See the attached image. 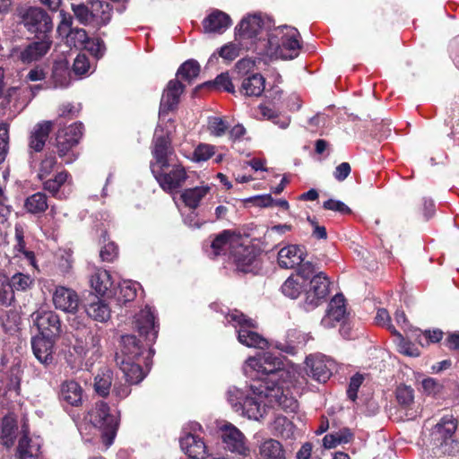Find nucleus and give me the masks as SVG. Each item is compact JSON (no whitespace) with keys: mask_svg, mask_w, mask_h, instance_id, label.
Wrapping results in <instances>:
<instances>
[{"mask_svg":"<svg viewBox=\"0 0 459 459\" xmlns=\"http://www.w3.org/2000/svg\"><path fill=\"white\" fill-rule=\"evenodd\" d=\"M160 186L169 194L177 192L187 178L185 168L178 163L171 162L167 167L154 169L152 171Z\"/></svg>","mask_w":459,"mask_h":459,"instance_id":"7","label":"nucleus"},{"mask_svg":"<svg viewBox=\"0 0 459 459\" xmlns=\"http://www.w3.org/2000/svg\"><path fill=\"white\" fill-rule=\"evenodd\" d=\"M260 114L264 119L272 120L274 124L278 125L281 128L285 129L290 125V118L285 117L282 120L278 118L277 112L265 105H259Z\"/></svg>","mask_w":459,"mask_h":459,"instance_id":"50","label":"nucleus"},{"mask_svg":"<svg viewBox=\"0 0 459 459\" xmlns=\"http://www.w3.org/2000/svg\"><path fill=\"white\" fill-rule=\"evenodd\" d=\"M4 278V276L0 273V305L9 306L14 299V291Z\"/></svg>","mask_w":459,"mask_h":459,"instance_id":"52","label":"nucleus"},{"mask_svg":"<svg viewBox=\"0 0 459 459\" xmlns=\"http://www.w3.org/2000/svg\"><path fill=\"white\" fill-rule=\"evenodd\" d=\"M52 124L49 121L37 124L30 133L29 148L30 152H41L48 138Z\"/></svg>","mask_w":459,"mask_h":459,"instance_id":"33","label":"nucleus"},{"mask_svg":"<svg viewBox=\"0 0 459 459\" xmlns=\"http://www.w3.org/2000/svg\"><path fill=\"white\" fill-rule=\"evenodd\" d=\"M142 362L144 363V360L132 359L129 361H117V363L119 365L121 371L124 373V377L126 382H128L131 385L140 383L146 376V373L141 367Z\"/></svg>","mask_w":459,"mask_h":459,"instance_id":"34","label":"nucleus"},{"mask_svg":"<svg viewBox=\"0 0 459 459\" xmlns=\"http://www.w3.org/2000/svg\"><path fill=\"white\" fill-rule=\"evenodd\" d=\"M48 197L41 192H38L28 196L24 203L25 210L31 214L42 213L48 209Z\"/></svg>","mask_w":459,"mask_h":459,"instance_id":"42","label":"nucleus"},{"mask_svg":"<svg viewBox=\"0 0 459 459\" xmlns=\"http://www.w3.org/2000/svg\"><path fill=\"white\" fill-rule=\"evenodd\" d=\"M144 349L137 338L133 334H126L121 338L120 353L117 354V360H144V364L148 366V359L152 357V350L143 357Z\"/></svg>","mask_w":459,"mask_h":459,"instance_id":"15","label":"nucleus"},{"mask_svg":"<svg viewBox=\"0 0 459 459\" xmlns=\"http://www.w3.org/2000/svg\"><path fill=\"white\" fill-rule=\"evenodd\" d=\"M53 303L56 309L74 314L79 307L78 294L72 289L64 286L56 288L53 293Z\"/></svg>","mask_w":459,"mask_h":459,"instance_id":"19","label":"nucleus"},{"mask_svg":"<svg viewBox=\"0 0 459 459\" xmlns=\"http://www.w3.org/2000/svg\"><path fill=\"white\" fill-rule=\"evenodd\" d=\"M90 67L89 59L85 55H78L74 59L73 70L76 74H86Z\"/></svg>","mask_w":459,"mask_h":459,"instance_id":"63","label":"nucleus"},{"mask_svg":"<svg viewBox=\"0 0 459 459\" xmlns=\"http://www.w3.org/2000/svg\"><path fill=\"white\" fill-rule=\"evenodd\" d=\"M51 81L53 88H65L70 84V72L66 62H56L53 65Z\"/></svg>","mask_w":459,"mask_h":459,"instance_id":"38","label":"nucleus"},{"mask_svg":"<svg viewBox=\"0 0 459 459\" xmlns=\"http://www.w3.org/2000/svg\"><path fill=\"white\" fill-rule=\"evenodd\" d=\"M23 436L20 438L17 446L19 459H37L40 454L41 440L39 437H28L29 429L26 424L22 427Z\"/></svg>","mask_w":459,"mask_h":459,"instance_id":"26","label":"nucleus"},{"mask_svg":"<svg viewBox=\"0 0 459 459\" xmlns=\"http://www.w3.org/2000/svg\"><path fill=\"white\" fill-rule=\"evenodd\" d=\"M263 459H285L281 444L275 439H267L259 448Z\"/></svg>","mask_w":459,"mask_h":459,"instance_id":"43","label":"nucleus"},{"mask_svg":"<svg viewBox=\"0 0 459 459\" xmlns=\"http://www.w3.org/2000/svg\"><path fill=\"white\" fill-rule=\"evenodd\" d=\"M56 164V159L53 155H47L40 162L38 178L40 180H43L46 177H48L54 169Z\"/></svg>","mask_w":459,"mask_h":459,"instance_id":"58","label":"nucleus"},{"mask_svg":"<svg viewBox=\"0 0 459 459\" xmlns=\"http://www.w3.org/2000/svg\"><path fill=\"white\" fill-rule=\"evenodd\" d=\"M272 431L282 438L289 439L294 437L295 426L285 416H276L272 423Z\"/></svg>","mask_w":459,"mask_h":459,"instance_id":"41","label":"nucleus"},{"mask_svg":"<svg viewBox=\"0 0 459 459\" xmlns=\"http://www.w3.org/2000/svg\"><path fill=\"white\" fill-rule=\"evenodd\" d=\"M82 130L83 125L82 123H74L57 134L58 154L61 158H64L66 164L72 163L77 158L74 152L69 153V152L79 143L82 135Z\"/></svg>","mask_w":459,"mask_h":459,"instance_id":"8","label":"nucleus"},{"mask_svg":"<svg viewBox=\"0 0 459 459\" xmlns=\"http://www.w3.org/2000/svg\"><path fill=\"white\" fill-rule=\"evenodd\" d=\"M255 61L251 58H242L235 65L236 71L238 74L246 77L251 74H254Z\"/></svg>","mask_w":459,"mask_h":459,"instance_id":"61","label":"nucleus"},{"mask_svg":"<svg viewBox=\"0 0 459 459\" xmlns=\"http://www.w3.org/2000/svg\"><path fill=\"white\" fill-rule=\"evenodd\" d=\"M346 316L345 299L342 294H336L330 301L325 316L322 318L321 324L325 328L335 326L336 323L342 322Z\"/></svg>","mask_w":459,"mask_h":459,"instance_id":"25","label":"nucleus"},{"mask_svg":"<svg viewBox=\"0 0 459 459\" xmlns=\"http://www.w3.org/2000/svg\"><path fill=\"white\" fill-rule=\"evenodd\" d=\"M9 126L0 123V163L4 162L8 152Z\"/></svg>","mask_w":459,"mask_h":459,"instance_id":"57","label":"nucleus"},{"mask_svg":"<svg viewBox=\"0 0 459 459\" xmlns=\"http://www.w3.org/2000/svg\"><path fill=\"white\" fill-rule=\"evenodd\" d=\"M1 367L2 368L0 370L2 374L0 376V396H6L8 394L10 397L17 396L20 390L22 373L20 361L14 359L8 371L4 372V370L5 368V362L4 358H3Z\"/></svg>","mask_w":459,"mask_h":459,"instance_id":"14","label":"nucleus"},{"mask_svg":"<svg viewBox=\"0 0 459 459\" xmlns=\"http://www.w3.org/2000/svg\"><path fill=\"white\" fill-rule=\"evenodd\" d=\"M182 451L194 459H202L208 455L204 442L197 436L186 434L180 438Z\"/></svg>","mask_w":459,"mask_h":459,"instance_id":"30","label":"nucleus"},{"mask_svg":"<svg viewBox=\"0 0 459 459\" xmlns=\"http://www.w3.org/2000/svg\"><path fill=\"white\" fill-rule=\"evenodd\" d=\"M229 259L232 261L238 271L249 273L254 270L255 253L252 247L243 246L238 242L235 249L229 253Z\"/></svg>","mask_w":459,"mask_h":459,"instance_id":"20","label":"nucleus"},{"mask_svg":"<svg viewBox=\"0 0 459 459\" xmlns=\"http://www.w3.org/2000/svg\"><path fill=\"white\" fill-rule=\"evenodd\" d=\"M263 26V21L258 15H248L243 18L236 27V35L240 39L255 38Z\"/></svg>","mask_w":459,"mask_h":459,"instance_id":"31","label":"nucleus"},{"mask_svg":"<svg viewBox=\"0 0 459 459\" xmlns=\"http://www.w3.org/2000/svg\"><path fill=\"white\" fill-rule=\"evenodd\" d=\"M334 368V361L323 354L309 355L306 359L307 374L320 383L326 382Z\"/></svg>","mask_w":459,"mask_h":459,"instance_id":"12","label":"nucleus"},{"mask_svg":"<svg viewBox=\"0 0 459 459\" xmlns=\"http://www.w3.org/2000/svg\"><path fill=\"white\" fill-rule=\"evenodd\" d=\"M219 55L227 61H232L239 55V48L234 43H229L221 48Z\"/></svg>","mask_w":459,"mask_h":459,"instance_id":"64","label":"nucleus"},{"mask_svg":"<svg viewBox=\"0 0 459 459\" xmlns=\"http://www.w3.org/2000/svg\"><path fill=\"white\" fill-rule=\"evenodd\" d=\"M396 400L403 407H409L414 399V391L411 386L401 385L395 391Z\"/></svg>","mask_w":459,"mask_h":459,"instance_id":"49","label":"nucleus"},{"mask_svg":"<svg viewBox=\"0 0 459 459\" xmlns=\"http://www.w3.org/2000/svg\"><path fill=\"white\" fill-rule=\"evenodd\" d=\"M31 317L39 332V336L53 339L59 334L61 329L59 316L53 311H38L33 313Z\"/></svg>","mask_w":459,"mask_h":459,"instance_id":"16","label":"nucleus"},{"mask_svg":"<svg viewBox=\"0 0 459 459\" xmlns=\"http://www.w3.org/2000/svg\"><path fill=\"white\" fill-rule=\"evenodd\" d=\"M299 267L298 269V273L294 274L295 276H300L302 280H304V282L307 284L308 281L312 279L311 277L315 273V265L311 262H301L300 264H299Z\"/></svg>","mask_w":459,"mask_h":459,"instance_id":"62","label":"nucleus"},{"mask_svg":"<svg viewBox=\"0 0 459 459\" xmlns=\"http://www.w3.org/2000/svg\"><path fill=\"white\" fill-rule=\"evenodd\" d=\"M307 284L300 276L290 275L281 285V292L284 296L296 299L299 296L305 291Z\"/></svg>","mask_w":459,"mask_h":459,"instance_id":"35","label":"nucleus"},{"mask_svg":"<svg viewBox=\"0 0 459 459\" xmlns=\"http://www.w3.org/2000/svg\"><path fill=\"white\" fill-rule=\"evenodd\" d=\"M329 280L324 273H319L308 281L309 289L306 290L305 308L311 310L317 307L329 292Z\"/></svg>","mask_w":459,"mask_h":459,"instance_id":"13","label":"nucleus"},{"mask_svg":"<svg viewBox=\"0 0 459 459\" xmlns=\"http://www.w3.org/2000/svg\"><path fill=\"white\" fill-rule=\"evenodd\" d=\"M205 84L212 85L218 90H223L231 93L235 92L234 85L228 73H222L219 74L213 82H208Z\"/></svg>","mask_w":459,"mask_h":459,"instance_id":"51","label":"nucleus"},{"mask_svg":"<svg viewBox=\"0 0 459 459\" xmlns=\"http://www.w3.org/2000/svg\"><path fill=\"white\" fill-rule=\"evenodd\" d=\"M83 48L88 50L96 59L101 58L106 52V46L104 41L100 39H89Z\"/></svg>","mask_w":459,"mask_h":459,"instance_id":"54","label":"nucleus"},{"mask_svg":"<svg viewBox=\"0 0 459 459\" xmlns=\"http://www.w3.org/2000/svg\"><path fill=\"white\" fill-rule=\"evenodd\" d=\"M86 313L95 321L106 322L110 318L111 310L105 300L97 299L88 305Z\"/></svg>","mask_w":459,"mask_h":459,"instance_id":"39","label":"nucleus"},{"mask_svg":"<svg viewBox=\"0 0 459 459\" xmlns=\"http://www.w3.org/2000/svg\"><path fill=\"white\" fill-rule=\"evenodd\" d=\"M306 255L307 252L304 247L290 244L279 250L278 264L281 268L292 269L300 264Z\"/></svg>","mask_w":459,"mask_h":459,"instance_id":"23","label":"nucleus"},{"mask_svg":"<svg viewBox=\"0 0 459 459\" xmlns=\"http://www.w3.org/2000/svg\"><path fill=\"white\" fill-rule=\"evenodd\" d=\"M108 240V238L107 232H104L100 240V243L104 244V246L100 249V256L103 262L110 263L113 262L117 256V247L112 241H108L106 244Z\"/></svg>","mask_w":459,"mask_h":459,"instance_id":"48","label":"nucleus"},{"mask_svg":"<svg viewBox=\"0 0 459 459\" xmlns=\"http://www.w3.org/2000/svg\"><path fill=\"white\" fill-rule=\"evenodd\" d=\"M215 153L214 146L206 143L199 144L194 151L193 160L195 161H206Z\"/></svg>","mask_w":459,"mask_h":459,"instance_id":"55","label":"nucleus"},{"mask_svg":"<svg viewBox=\"0 0 459 459\" xmlns=\"http://www.w3.org/2000/svg\"><path fill=\"white\" fill-rule=\"evenodd\" d=\"M55 341L48 337L35 336L31 339V348L36 359L48 366L53 362Z\"/></svg>","mask_w":459,"mask_h":459,"instance_id":"28","label":"nucleus"},{"mask_svg":"<svg viewBox=\"0 0 459 459\" xmlns=\"http://www.w3.org/2000/svg\"><path fill=\"white\" fill-rule=\"evenodd\" d=\"M113 382V372L109 368L101 369L94 378L95 392L100 396H107Z\"/></svg>","mask_w":459,"mask_h":459,"instance_id":"40","label":"nucleus"},{"mask_svg":"<svg viewBox=\"0 0 459 459\" xmlns=\"http://www.w3.org/2000/svg\"><path fill=\"white\" fill-rule=\"evenodd\" d=\"M238 242L239 238L233 236L229 230H224L211 240L209 245H205L204 250L209 257L214 258L226 255L227 251L230 253L234 250Z\"/></svg>","mask_w":459,"mask_h":459,"instance_id":"18","label":"nucleus"},{"mask_svg":"<svg viewBox=\"0 0 459 459\" xmlns=\"http://www.w3.org/2000/svg\"><path fill=\"white\" fill-rule=\"evenodd\" d=\"M200 73V65L195 60H187L180 65L178 70L177 75L182 79L191 82L195 79Z\"/></svg>","mask_w":459,"mask_h":459,"instance_id":"46","label":"nucleus"},{"mask_svg":"<svg viewBox=\"0 0 459 459\" xmlns=\"http://www.w3.org/2000/svg\"><path fill=\"white\" fill-rule=\"evenodd\" d=\"M300 34L294 27L281 26L270 31L266 39H259L255 46L258 55L270 58L292 60L299 55Z\"/></svg>","mask_w":459,"mask_h":459,"instance_id":"2","label":"nucleus"},{"mask_svg":"<svg viewBox=\"0 0 459 459\" xmlns=\"http://www.w3.org/2000/svg\"><path fill=\"white\" fill-rule=\"evenodd\" d=\"M72 19L65 18L59 24L57 30L60 34L67 32L66 41L67 43L75 48H82L85 46L89 38L87 32L83 29H72Z\"/></svg>","mask_w":459,"mask_h":459,"instance_id":"29","label":"nucleus"},{"mask_svg":"<svg viewBox=\"0 0 459 459\" xmlns=\"http://www.w3.org/2000/svg\"><path fill=\"white\" fill-rule=\"evenodd\" d=\"M375 320L377 325L386 327L394 334L397 335L398 337H401V334L394 329V325L391 324V318L386 309L379 308L377 312Z\"/></svg>","mask_w":459,"mask_h":459,"instance_id":"59","label":"nucleus"},{"mask_svg":"<svg viewBox=\"0 0 459 459\" xmlns=\"http://www.w3.org/2000/svg\"><path fill=\"white\" fill-rule=\"evenodd\" d=\"M265 90V79L259 74H251L243 78L240 92L247 97H260Z\"/></svg>","mask_w":459,"mask_h":459,"instance_id":"32","label":"nucleus"},{"mask_svg":"<svg viewBox=\"0 0 459 459\" xmlns=\"http://www.w3.org/2000/svg\"><path fill=\"white\" fill-rule=\"evenodd\" d=\"M228 129L227 123L219 117H209L208 120V130L211 134L221 137L222 136Z\"/></svg>","mask_w":459,"mask_h":459,"instance_id":"53","label":"nucleus"},{"mask_svg":"<svg viewBox=\"0 0 459 459\" xmlns=\"http://www.w3.org/2000/svg\"><path fill=\"white\" fill-rule=\"evenodd\" d=\"M457 429V422L453 416H444L432 429L431 438L439 446L454 442V436Z\"/></svg>","mask_w":459,"mask_h":459,"instance_id":"21","label":"nucleus"},{"mask_svg":"<svg viewBox=\"0 0 459 459\" xmlns=\"http://www.w3.org/2000/svg\"><path fill=\"white\" fill-rule=\"evenodd\" d=\"M135 327L141 335H144L148 342H155L159 325L156 322V316L151 307L146 306L135 316Z\"/></svg>","mask_w":459,"mask_h":459,"instance_id":"17","label":"nucleus"},{"mask_svg":"<svg viewBox=\"0 0 459 459\" xmlns=\"http://www.w3.org/2000/svg\"><path fill=\"white\" fill-rule=\"evenodd\" d=\"M140 284L136 281H123L119 284V297L118 299L123 303L132 301L136 297L137 289Z\"/></svg>","mask_w":459,"mask_h":459,"instance_id":"47","label":"nucleus"},{"mask_svg":"<svg viewBox=\"0 0 459 459\" xmlns=\"http://www.w3.org/2000/svg\"><path fill=\"white\" fill-rule=\"evenodd\" d=\"M221 430L222 442L228 451L242 456L249 455L250 449L247 444V438L237 427L231 423H226L221 427Z\"/></svg>","mask_w":459,"mask_h":459,"instance_id":"11","label":"nucleus"},{"mask_svg":"<svg viewBox=\"0 0 459 459\" xmlns=\"http://www.w3.org/2000/svg\"><path fill=\"white\" fill-rule=\"evenodd\" d=\"M209 191L210 186L207 185L187 188L182 192L181 199L186 206L195 210Z\"/></svg>","mask_w":459,"mask_h":459,"instance_id":"36","label":"nucleus"},{"mask_svg":"<svg viewBox=\"0 0 459 459\" xmlns=\"http://www.w3.org/2000/svg\"><path fill=\"white\" fill-rule=\"evenodd\" d=\"M52 41L48 36L39 41H33L24 47L15 48L12 51V56L22 64H30L41 59L50 49Z\"/></svg>","mask_w":459,"mask_h":459,"instance_id":"10","label":"nucleus"},{"mask_svg":"<svg viewBox=\"0 0 459 459\" xmlns=\"http://www.w3.org/2000/svg\"><path fill=\"white\" fill-rule=\"evenodd\" d=\"M69 175L65 171L59 172L54 178L46 180L43 183L44 189L52 194L53 196L62 198V194L59 193L62 186H66Z\"/></svg>","mask_w":459,"mask_h":459,"instance_id":"45","label":"nucleus"},{"mask_svg":"<svg viewBox=\"0 0 459 459\" xmlns=\"http://www.w3.org/2000/svg\"><path fill=\"white\" fill-rule=\"evenodd\" d=\"M243 371L254 383L250 385L248 393L236 386L228 389L227 400L236 412L258 420L268 406L278 405L290 412L297 410L296 398L289 385H284V379L290 373L284 368L280 357L271 352L258 353L246 360Z\"/></svg>","mask_w":459,"mask_h":459,"instance_id":"1","label":"nucleus"},{"mask_svg":"<svg viewBox=\"0 0 459 459\" xmlns=\"http://www.w3.org/2000/svg\"><path fill=\"white\" fill-rule=\"evenodd\" d=\"M16 429L17 425L13 417L11 415L4 417L2 420L0 438L3 440V445L7 448L13 445Z\"/></svg>","mask_w":459,"mask_h":459,"instance_id":"44","label":"nucleus"},{"mask_svg":"<svg viewBox=\"0 0 459 459\" xmlns=\"http://www.w3.org/2000/svg\"><path fill=\"white\" fill-rule=\"evenodd\" d=\"M231 19L229 14L221 11L213 10L203 21L204 32L222 34L231 26Z\"/></svg>","mask_w":459,"mask_h":459,"instance_id":"27","label":"nucleus"},{"mask_svg":"<svg viewBox=\"0 0 459 459\" xmlns=\"http://www.w3.org/2000/svg\"><path fill=\"white\" fill-rule=\"evenodd\" d=\"M323 207L325 210L340 212L341 214H350L351 210L342 201L328 199L324 202Z\"/></svg>","mask_w":459,"mask_h":459,"instance_id":"60","label":"nucleus"},{"mask_svg":"<svg viewBox=\"0 0 459 459\" xmlns=\"http://www.w3.org/2000/svg\"><path fill=\"white\" fill-rule=\"evenodd\" d=\"M21 22L31 34H47L53 29L52 19L40 7H25L19 10Z\"/></svg>","mask_w":459,"mask_h":459,"instance_id":"6","label":"nucleus"},{"mask_svg":"<svg viewBox=\"0 0 459 459\" xmlns=\"http://www.w3.org/2000/svg\"><path fill=\"white\" fill-rule=\"evenodd\" d=\"M154 161L151 162V170L169 166L172 162L171 155L173 149L168 133H164L158 126L153 138V148L152 151Z\"/></svg>","mask_w":459,"mask_h":459,"instance_id":"9","label":"nucleus"},{"mask_svg":"<svg viewBox=\"0 0 459 459\" xmlns=\"http://www.w3.org/2000/svg\"><path fill=\"white\" fill-rule=\"evenodd\" d=\"M226 320L238 333V342L249 348L265 349L268 342L255 330L256 322L245 316L239 310L234 309L226 315Z\"/></svg>","mask_w":459,"mask_h":459,"instance_id":"4","label":"nucleus"},{"mask_svg":"<svg viewBox=\"0 0 459 459\" xmlns=\"http://www.w3.org/2000/svg\"><path fill=\"white\" fill-rule=\"evenodd\" d=\"M32 282H33V280L31 279V277L30 275L23 274V273H16L12 277L11 282L9 284H10V286H12V289L14 291V290H25L30 287Z\"/></svg>","mask_w":459,"mask_h":459,"instance_id":"56","label":"nucleus"},{"mask_svg":"<svg viewBox=\"0 0 459 459\" xmlns=\"http://www.w3.org/2000/svg\"><path fill=\"white\" fill-rule=\"evenodd\" d=\"M84 391L74 380H67L61 384L59 399L64 407H80L83 403Z\"/></svg>","mask_w":459,"mask_h":459,"instance_id":"22","label":"nucleus"},{"mask_svg":"<svg viewBox=\"0 0 459 459\" xmlns=\"http://www.w3.org/2000/svg\"><path fill=\"white\" fill-rule=\"evenodd\" d=\"M88 419L95 428L101 430L102 442L106 447H109L118 429L117 417L109 413V407L105 402H99L89 411Z\"/></svg>","mask_w":459,"mask_h":459,"instance_id":"5","label":"nucleus"},{"mask_svg":"<svg viewBox=\"0 0 459 459\" xmlns=\"http://www.w3.org/2000/svg\"><path fill=\"white\" fill-rule=\"evenodd\" d=\"M185 86L178 80H170L165 88L160 105V116L177 108Z\"/></svg>","mask_w":459,"mask_h":459,"instance_id":"24","label":"nucleus"},{"mask_svg":"<svg viewBox=\"0 0 459 459\" xmlns=\"http://www.w3.org/2000/svg\"><path fill=\"white\" fill-rule=\"evenodd\" d=\"M72 10L81 24L100 28L110 22L113 7L106 1L88 0L79 4H73Z\"/></svg>","mask_w":459,"mask_h":459,"instance_id":"3","label":"nucleus"},{"mask_svg":"<svg viewBox=\"0 0 459 459\" xmlns=\"http://www.w3.org/2000/svg\"><path fill=\"white\" fill-rule=\"evenodd\" d=\"M90 281L91 288L101 296L105 295L113 284L109 273L102 269L96 270Z\"/></svg>","mask_w":459,"mask_h":459,"instance_id":"37","label":"nucleus"}]
</instances>
